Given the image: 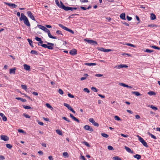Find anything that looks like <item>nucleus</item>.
Here are the masks:
<instances>
[{
    "mask_svg": "<svg viewBox=\"0 0 160 160\" xmlns=\"http://www.w3.org/2000/svg\"><path fill=\"white\" fill-rule=\"evenodd\" d=\"M21 21H23L24 23L27 26L29 27L30 26L28 18L23 13L21 14V17L20 18Z\"/></svg>",
    "mask_w": 160,
    "mask_h": 160,
    "instance_id": "1",
    "label": "nucleus"
},
{
    "mask_svg": "<svg viewBox=\"0 0 160 160\" xmlns=\"http://www.w3.org/2000/svg\"><path fill=\"white\" fill-rule=\"evenodd\" d=\"M137 137H138V140L139 141L141 142L143 145L146 147H148V146L147 145V142L145 141V140L143 139V138L140 137L139 135H137Z\"/></svg>",
    "mask_w": 160,
    "mask_h": 160,
    "instance_id": "2",
    "label": "nucleus"
},
{
    "mask_svg": "<svg viewBox=\"0 0 160 160\" xmlns=\"http://www.w3.org/2000/svg\"><path fill=\"white\" fill-rule=\"evenodd\" d=\"M58 25L59 27H61L63 29L68 31L69 32H70L72 34H74V32L72 30L69 29V28H68L66 27H65L62 24H58Z\"/></svg>",
    "mask_w": 160,
    "mask_h": 160,
    "instance_id": "3",
    "label": "nucleus"
},
{
    "mask_svg": "<svg viewBox=\"0 0 160 160\" xmlns=\"http://www.w3.org/2000/svg\"><path fill=\"white\" fill-rule=\"evenodd\" d=\"M84 40L87 42L88 43L92 45H95L98 44L97 42L96 41L94 40L86 39H85Z\"/></svg>",
    "mask_w": 160,
    "mask_h": 160,
    "instance_id": "4",
    "label": "nucleus"
},
{
    "mask_svg": "<svg viewBox=\"0 0 160 160\" xmlns=\"http://www.w3.org/2000/svg\"><path fill=\"white\" fill-rule=\"evenodd\" d=\"M64 105L69 110L72 111L73 113H75L74 110L68 104L64 103Z\"/></svg>",
    "mask_w": 160,
    "mask_h": 160,
    "instance_id": "5",
    "label": "nucleus"
},
{
    "mask_svg": "<svg viewBox=\"0 0 160 160\" xmlns=\"http://www.w3.org/2000/svg\"><path fill=\"white\" fill-rule=\"evenodd\" d=\"M27 14L28 16L32 20H33L34 21H35V19L32 15V13L30 11H28L27 12Z\"/></svg>",
    "mask_w": 160,
    "mask_h": 160,
    "instance_id": "6",
    "label": "nucleus"
},
{
    "mask_svg": "<svg viewBox=\"0 0 160 160\" xmlns=\"http://www.w3.org/2000/svg\"><path fill=\"white\" fill-rule=\"evenodd\" d=\"M55 2L56 4L59 8L62 9V6L64 5L61 1H60V4H59L58 0H55Z\"/></svg>",
    "mask_w": 160,
    "mask_h": 160,
    "instance_id": "7",
    "label": "nucleus"
},
{
    "mask_svg": "<svg viewBox=\"0 0 160 160\" xmlns=\"http://www.w3.org/2000/svg\"><path fill=\"white\" fill-rule=\"evenodd\" d=\"M97 49L100 51H103L104 52H108L112 51L111 49H106L103 48H98Z\"/></svg>",
    "mask_w": 160,
    "mask_h": 160,
    "instance_id": "8",
    "label": "nucleus"
},
{
    "mask_svg": "<svg viewBox=\"0 0 160 160\" xmlns=\"http://www.w3.org/2000/svg\"><path fill=\"white\" fill-rule=\"evenodd\" d=\"M84 128L86 130H88L91 132H93V130L92 128L88 125H86L84 127Z\"/></svg>",
    "mask_w": 160,
    "mask_h": 160,
    "instance_id": "9",
    "label": "nucleus"
},
{
    "mask_svg": "<svg viewBox=\"0 0 160 160\" xmlns=\"http://www.w3.org/2000/svg\"><path fill=\"white\" fill-rule=\"evenodd\" d=\"M62 7V9H64L65 11H68V10H71L73 11V8L72 7H66L64 5H63Z\"/></svg>",
    "mask_w": 160,
    "mask_h": 160,
    "instance_id": "10",
    "label": "nucleus"
},
{
    "mask_svg": "<svg viewBox=\"0 0 160 160\" xmlns=\"http://www.w3.org/2000/svg\"><path fill=\"white\" fill-rule=\"evenodd\" d=\"M1 138L2 140L6 141L9 140V138L6 135H1Z\"/></svg>",
    "mask_w": 160,
    "mask_h": 160,
    "instance_id": "11",
    "label": "nucleus"
},
{
    "mask_svg": "<svg viewBox=\"0 0 160 160\" xmlns=\"http://www.w3.org/2000/svg\"><path fill=\"white\" fill-rule=\"evenodd\" d=\"M77 51L76 49H73L70 50L69 52L70 54L72 55H75L77 54Z\"/></svg>",
    "mask_w": 160,
    "mask_h": 160,
    "instance_id": "12",
    "label": "nucleus"
},
{
    "mask_svg": "<svg viewBox=\"0 0 160 160\" xmlns=\"http://www.w3.org/2000/svg\"><path fill=\"white\" fill-rule=\"evenodd\" d=\"M47 43V44L48 45H50V46H48L47 48L49 49H53V46L54 45V44L53 43H51L50 42H46Z\"/></svg>",
    "mask_w": 160,
    "mask_h": 160,
    "instance_id": "13",
    "label": "nucleus"
},
{
    "mask_svg": "<svg viewBox=\"0 0 160 160\" xmlns=\"http://www.w3.org/2000/svg\"><path fill=\"white\" fill-rule=\"evenodd\" d=\"M70 116L71 118L77 122L78 123H79L80 121L77 118L75 117L72 114L70 113Z\"/></svg>",
    "mask_w": 160,
    "mask_h": 160,
    "instance_id": "14",
    "label": "nucleus"
},
{
    "mask_svg": "<svg viewBox=\"0 0 160 160\" xmlns=\"http://www.w3.org/2000/svg\"><path fill=\"white\" fill-rule=\"evenodd\" d=\"M5 4L6 5H8L10 7H12L13 8H16L17 5L14 3H10L8 2H5Z\"/></svg>",
    "mask_w": 160,
    "mask_h": 160,
    "instance_id": "15",
    "label": "nucleus"
},
{
    "mask_svg": "<svg viewBox=\"0 0 160 160\" xmlns=\"http://www.w3.org/2000/svg\"><path fill=\"white\" fill-rule=\"evenodd\" d=\"M0 116L2 117V119L4 121H6L7 120V117L2 113H0Z\"/></svg>",
    "mask_w": 160,
    "mask_h": 160,
    "instance_id": "16",
    "label": "nucleus"
},
{
    "mask_svg": "<svg viewBox=\"0 0 160 160\" xmlns=\"http://www.w3.org/2000/svg\"><path fill=\"white\" fill-rule=\"evenodd\" d=\"M24 68L27 70L29 71L30 70V66L27 64H25L23 65Z\"/></svg>",
    "mask_w": 160,
    "mask_h": 160,
    "instance_id": "17",
    "label": "nucleus"
},
{
    "mask_svg": "<svg viewBox=\"0 0 160 160\" xmlns=\"http://www.w3.org/2000/svg\"><path fill=\"white\" fill-rule=\"evenodd\" d=\"M125 149L127 150V152L131 153H133V152L132 151L131 149L127 146L125 147Z\"/></svg>",
    "mask_w": 160,
    "mask_h": 160,
    "instance_id": "18",
    "label": "nucleus"
},
{
    "mask_svg": "<svg viewBox=\"0 0 160 160\" xmlns=\"http://www.w3.org/2000/svg\"><path fill=\"white\" fill-rule=\"evenodd\" d=\"M120 18L123 20H125V13H122L120 15Z\"/></svg>",
    "mask_w": 160,
    "mask_h": 160,
    "instance_id": "19",
    "label": "nucleus"
},
{
    "mask_svg": "<svg viewBox=\"0 0 160 160\" xmlns=\"http://www.w3.org/2000/svg\"><path fill=\"white\" fill-rule=\"evenodd\" d=\"M15 70L16 68H14L13 69H10L9 72L10 74L13 73V74H15Z\"/></svg>",
    "mask_w": 160,
    "mask_h": 160,
    "instance_id": "20",
    "label": "nucleus"
},
{
    "mask_svg": "<svg viewBox=\"0 0 160 160\" xmlns=\"http://www.w3.org/2000/svg\"><path fill=\"white\" fill-rule=\"evenodd\" d=\"M150 18L152 20H153L156 19V16L154 14L152 13L151 14Z\"/></svg>",
    "mask_w": 160,
    "mask_h": 160,
    "instance_id": "21",
    "label": "nucleus"
},
{
    "mask_svg": "<svg viewBox=\"0 0 160 160\" xmlns=\"http://www.w3.org/2000/svg\"><path fill=\"white\" fill-rule=\"evenodd\" d=\"M132 92V94H134L136 96H139L141 95V94L138 92L133 91Z\"/></svg>",
    "mask_w": 160,
    "mask_h": 160,
    "instance_id": "22",
    "label": "nucleus"
},
{
    "mask_svg": "<svg viewBox=\"0 0 160 160\" xmlns=\"http://www.w3.org/2000/svg\"><path fill=\"white\" fill-rule=\"evenodd\" d=\"M37 26L40 29H42V30L43 31L45 30V28H46L44 26H42L41 25H38Z\"/></svg>",
    "mask_w": 160,
    "mask_h": 160,
    "instance_id": "23",
    "label": "nucleus"
},
{
    "mask_svg": "<svg viewBox=\"0 0 160 160\" xmlns=\"http://www.w3.org/2000/svg\"><path fill=\"white\" fill-rule=\"evenodd\" d=\"M48 37L50 38H52V39H56L57 38L56 37L53 36H52L51 35V34L50 33V31H49L48 32Z\"/></svg>",
    "mask_w": 160,
    "mask_h": 160,
    "instance_id": "24",
    "label": "nucleus"
},
{
    "mask_svg": "<svg viewBox=\"0 0 160 160\" xmlns=\"http://www.w3.org/2000/svg\"><path fill=\"white\" fill-rule=\"evenodd\" d=\"M48 37L50 38H52V39H56L57 38L56 37L53 36H52L51 35V34L50 33V31H49L48 32Z\"/></svg>",
    "mask_w": 160,
    "mask_h": 160,
    "instance_id": "25",
    "label": "nucleus"
},
{
    "mask_svg": "<svg viewBox=\"0 0 160 160\" xmlns=\"http://www.w3.org/2000/svg\"><path fill=\"white\" fill-rule=\"evenodd\" d=\"M48 37L50 38H52V39H56L57 38L56 37L53 36H52L51 35V34L50 33V31H49L48 32Z\"/></svg>",
    "mask_w": 160,
    "mask_h": 160,
    "instance_id": "26",
    "label": "nucleus"
},
{
    "mask_svg": "<svg viewBox=\"0 0 160 160\" xmlns=\"http://www.w3.org/2000/svg\"><path fill=\"white\" fill-rule=\"evenodd\" d=\"M85 65L89 66H93L96 65V63H85Z\"/></svg>",
    "mask_w": 160,
    "mask_h": 160,
    "instance_id": "27",
    "label": "nucleus"
},
{
    "mask_svg": "<svg viewBox=\"0 0 160 160\" xmlns=\"http://www.w3.org/2000/svg\"><path fill=\"white\" fill-rule=\"evenodd\" d=\"M84 76L85 77H82L80 78L81 80L82 81V80H85L86 79V77L88 76V74L85 73V74H84Z\"/></svg>",
    "mask_w": 160,
    "mask_h": 160,
    "instance_id": "28",
    "label": "nucleus"
},
{
    "mask_svg": "<svg viewBox=\"0 0 160 160\" xmlns=\"http://www.w3.org/2000/svg\"><path fill=\"white\" fill-rule=\"evenodd\" d=\"M133 157L134 158H137L138 159H139L141 158V156L139 154H136L134 155Z\"/></svg>",
    "mask_w": 160,
    "mask_h": 160,
    "instance_id": "29",
    "label": "nucleus"
},
{
    "mask_svg": "<svg viewBox=\"0 0 160 160\" xmlns=\"http://www.w3.org/2000/svg\"><path fill=\"white\" fill-rule=\"evenodd\" d=\"M148 94L150 95H156V93L153 91H150L148 92Z\"/></svg>",
    "mask_w": 160,
    "mask_h": 160,
    "instance_id": "30",
    "label": "nucleus"
},
{
    "mask_svg": "<svg viewBox=\"0 0 160 160\" xmlns=\"http://www.w3.org/2000/svg\"><path fill=\"white\" fill-rule=\"evenodd\" d=\"M28 42H29V44L32 47H33V45L32 44V41L30 39H27Z\"/></svg>",
    "mask_w": 160,
    "mask_h": 160,
    "instance_id": "31",
    "label": "nucleus"
},
{
    "mask_svg": "<svg viewBox=\"0 0 160 160\" xmlns=\"http://www.w3.org/2000/svg\"><path fill=\"white\" fill-rule=\"evenodd\" d=\"M152 48H153L154 49H158V50H160V48L159 47H157L156 46H150Z\"/></svg>",
    "mask_w": 160,
    "mask_h": 160,
    "instance_id": "32",
    "label": "nucleus"
},
{
    "mask_svg": "<svg viewBox=\"0 0 160 160\" xmlns=\"http://www.w3.org/2000/svg\"><path fill=\"white\" fill-rule=\"evenodd\" d=\"M31 53L33 54L36 55H38V52L37 51L34 50H32L31 51Z\"/></svg>",
    "mask_w": 160,
    "mask_h": 160,
    "instance_id": "33",
    "label": "nucleus"
},
{
    "mask_svg": "<svg viewBox=\"0 0 160 160\" xmlns=\"http://www.w3.org/2000/svg\"><path fill=\"white\" fill-rule=\"evenodd\" d=\"M62 155L63 156H64L65 158H68V154L67 152H64L62 153Z\"/></svg>",
    "mask_w": 160,
    "mask_h": 160,
    "instance_id": "34",
    "label": "nucleus"
},
{
    "mask_svg": "<svg viewBox=\"0 0 160 160\" xmlns=\"http://www.w3.org/2000/svg\"><path fill=\"white\" fill-rule=\"evenodd\" d=\"M101 135L102 137H105L106 138H108L109 136L108 135L105 133H101Z\"/></svg>",
    "mask_w": 160,
    "mask_h": 160,
    "instance_id": "35",
    "label": "nucleus"
},
{
    "mask_svg": "<svg viewBox=\"0 0 160 160\" xmlns=\"http://www.w3.org/2000/svg\"><path fill=\"white\" fill-rule=\"evenodd\" d=\"M112 159L114 160H121V158L118 156H115L113 157Z\"/></svg>",
    "mask_w": 160,
    "mask_h": 160,
    "instance_id": "36",
    "label": "nucleus"
},
{
    "mask_svg": "<svg viewBox=\"0 0 160 160\" xmlns=\"http://www.w3.org/2000/svg\"><path fill=\"white\" fill-rule=\"evenodd\" d=\"M46 106L48 108H50L51 110H52L53 109V108L48 103H46Z\"/></svg>",
    "mask_w": 160,
    "mask_h": 160,
    "instance_id": "37",
    "label": "nucleus"
},
{
    "mask_svg": "<svg viewBox=\"0 0 160 160\" xmlns=\"http://www.w3.org/2000/svg\"><path fill=\"white\" fill-rule=\"evenodd\" d=\"M56 132L59 135H62V133L61 131L59 129H57L56 130Z\"/></svg>",
    "mask_w": 160,
    "mask_h": 160,
    "instance_id": "38",
    "label": "nucleus"
},
{
    "mask_svg": "<svg viewBox=\"0 0 160 160\" xmlns=\"http://www.w3.org/2000/svg\"><path fill=\"white\" fill-rule=\"evenodd\" d=\"M62 119L65 120V121H67L68 122H70V121L68 118H67L66 117H62Z\"/></svg>",
    "mask_w": 160,
    "mask_h": 160,
    "instance_id": "39",
    "label": "nucleus"
},
{
    "mask_svg": "<svg viewBox=\"0 0 160 160\" xmlns=\"http://www.w3.org/2000/svg\"><path fill=\"white\" fill-rule=\"evenodd\" d=\"M6 147L9 149H11L12 147V145L9 144H6Z\"/></svg>",
    "mask_w": 160,
    "mask_h": 160,
    "instance_id": "40",
    "label": "nucleus"
},
{
    "mask_svg": "<svg viewBox=\"0 0 160 160\" xmlns=\"http://www.w3.org/2000/svg\"><path fill=\"white\" fill-rule=\"evenodd\" d=\"M145 51L147 52L151 53L153 52L154 50H149L147 49L145 50Z\"/></svg>",
    "mask_w": 160,
    "mask_h": 160,
    "instance_id": "41",
    "label": "nucleus"
},
{
    "mask_svg": "<svg viewBox=\"0 0 160 160\" xmlns=\"http://www.w3.org/2000/svg\"><path fill=\"white\" fill-rule=\"evenodd\" d=\"M123 44L124 45H127L128 46L132 47H135V45H134L133 44H131V43H126L125 44Z\"/></svg>",
    "mask_w": 160,
    "mask_h": 160,
    "instance_id": "42",
    "label": "nucleus"
},
{
    "mask_svg": "<svg viewBox=\"0 0 160 160\" xmlns=\"http://www.w3.org/2000/svg\"><path fill=\"white\" fill-rule=\"evenodd\" d=\"M114 119L115 120H117V121H120L121 120V119L120 118L117 116H116L114 117Z\"/></svg>",
    "mask_w": 160,
    "mask_h": 160,
    "instance_id": "43",
    "label": "nucleus"
},
{
    "mask_svg": "<svg viewBox=\"0 0 160 160\" xmlns=\"http://www.w3.org/2000/svg\"><path fill=\"white\" fill-rule=\"evenodd\" d=\"M58 92L59 93L61 94L62 95L63 93V92L62 90L61 89H59L58 90Z\"/></svg>",
    "mask_w": 160,
    "mask_h": 160,
    "instance_id": "44",
    "label": "nucleus"
},
{
    "mask_svg": "<svg viewBox=\"0 0 160 160\" xmlns=\"http://www.w3.org/2000/svg\"><path fill=\"white\" fill-rule=\"evenodd\" d=\"M82 143H83V144H84L87 146L88 147H90V145H89V144L87 142H85V141H83V142H82Z\"/></svg>",
    "mask_w": 160,
    "mask_h": 160,
    "instance_id": "45",
    "label": "nucleus"
},
{
    "mask_svg": "<svg viewBox=\"0 0 160 160\" xmlns=\"http://www.w3.org/2000/svg\"><path fill=\"white\" fill-rule=\"evenodd\" d=\"M108 148L109 150H114V149L111 146H108Z\"/></svg>",
    "mask_w": 160,
    "mask_h": 160,
    "instance_id": "46",
    "label": "nucleus"
},
{
    "mask_svg": "<svg viewBox=\"0 0 160 160\" xmlns=\"http://www.w3.org/2000/svg\"><path fill=\"white\" fill-rule=\"evenodd\" d=\"M89 121L90 122L92 123L93 124L94 122H95V121L93 119V118H90L89 119Z\"/></svg>",
    "mask_w": 160,
    "mask_h": 160,
    "instance_id": "47",
    "label": "nucleus"
},
{
    "mask_svg": "<svg viewBox=\"0 0 160 160\" xmlns=\"http://www.w3.org/2000/svg\"><path fill=\"white\" fill-rule=\"evenodd\" d=\"M23 108H24L25 109H29L31 108L29 106L23 105Z\"/></svg>",
    "mask_w": 160,
    "mask_h": 160,
    "instance_id": "48",
    "label": "nucleus"
},
{
    "mask_svg": "<svg viewBox=\"0 0 160 160\" xmlns=\"http://www.w3.org/2000/svg\"><path fill=\"white\" fill-rule=\"evenodd\" d=\"M21 86L22 88L25 90H26L27 89V87L25 85H21Z\"/></svg>",
    "mask_w": 160,
    "mask_h": 160,
    "instance_id": "49",
    "label": "nucleus"
},
{
    "mask_svg": "<svg viewBox=\"0 0 160 160\" xmlns=\"http://www.w3.org/2000/svg\"><path fill=\"white\" fill-rule=\"evenodd\" d=\"M150 107L153 109L156 110L158 109V108L155 106H154L153 105H151Z\"/></svg>",
    "mask_w": 160,
    "mask_h": 160,
    "instance_id": "50",
    "label": "nucleus"
},
{
    "mask_svg": "<svg viewBox=\"0 0 160 160\" xmlns=\"http://www.w3.org/2000/svg\"><path fill=\"white\" fill-rule=\"evenodd\" d=\"M83 91L84 92H88V93L90 92L88 88H84L83 89Z\"/></svg>",
    "mask_w": 160,
    "mask_h": 160,
    "instance_id": "51",
    "label": "nucleus"
},
{
    "mask_svg": "<svg viewBox=\"0 0 160 160\" xmlns=\"http://www.w3.org/2000/svg\"><path fill=\"white\" fill-rule=\"evenodd\" d=\"M91 89L95 92H97L98 91L97 89L95 87H92L91 88Z\"/></svg>",
    "mask_w": 160,
    "mask_h": 160,
    "instance_id": "52",
    "label": "nucleus"
},
{
    "mask_svg": "<svg viewBox=\"0 0 160 160\" xmlns=\"http://www.w3.org/2000/svg\"><path fill=\"white\" fill-rule=\"evenodd\" d=\"M23 115L26 118H30V116L28 114H26L25 113L23 114Z\"/></svg>",
    "mask_w": 160,
    "mask_h": 160,
    "instance_id": "53",
    "label": "nucleus"
},
{
    "mask_svg": "<svg viewBox=\"0 0 160 160\" xmlns=\"http://www.w3.org/2000/svg\"><path fill=\"white\" fill-rule=\"evenodd\" d=\"M18 131L19 132H22L23 133H24L25 134L26 133V132H25L23 130L19 129L18 130Z\"/></svg>",
    "mask_w": 160,
    "mask_h": 160,
    "instance_id": "54",
    "label": "nucleus"
},
{
    "mask_svg": "<svg viewBox=\"0 0 160 160\" xmlns=\"http://www.w3.org/2000/svg\"><path fill=\"white\" fill-rule=\"evenodd\" d=\"M35 39L38 41L39 42L42 40V39L41 38H39L37 37H36L35 38Z\"/></svg>",
    "mask_w": 160,
    "mask_h": 160,
    "instance_id": "55",
    "label": "nucleus"
},
{
    "mask_svg": "<svg viewBox=\"0 0 160 160\" xmlns=\"http://www.w3.org/2000/svg\"><path fill=\"white\" fill-rule=\"evenodd\" d=\"M119 84L120 85L124 87H126L127 85L125 84H124L123 83H119Z\"/></svg>",
    "mask_w": 160,
    "mask_h": 160,
    "instance_id": "56",
    "label": "nucleus"
},
{
    "mask_svg": "<svg viewBox=\"0 0 160 160\" xmlns=\"http://www.w3.org/2000/svg\"><path fill=\"white\" fill-rule=\"evenodd\" d=\"M114 68H117L118 69H120L122 68V65H120L118 66H116L114 67Z\"/></svg>",
    "mask_w": 160,
    "mask_h": 160,
    "instance_id": "57",
    "label": "nucleus"
},
{
    "mask_svg": "<svg viewBox=\"0 0 160 160\" xmlns=\"http://www.w3.org/2000/svg\"><path fill=\"white\" fill-rule=\"evenodd\" d=\"M68 96L70 97V98H74V96L71 94L70 93H68Z\"/></svg>",
    "mask_w": 160,
    "mask_h": 160,
    "instance_id": "58",
    "label": "nucleus"
},
{
    "mask_svg": "<svg viewBox=\"0 0 160 160\" xmlns=\"http://www.w3.org/2000/svg\"><path fill=\"white\" fill-rule=\"evenodd\" d=\"M56 33L58 34H61L62 35V33L61 31L60 30L57 31L56 32Z\"/></svg>",
    "mask_w": 160,
    "mask_h": 160,
    "instance_id": "59",
    "label": "nucleus"
},
{
    "mask_svg": "<svg viewBox=\"0 0 160 160\" xmlns=\"http://www.w3.org/2000/svg\"><path fill=\"white\" fill-rule=\"evenodd\" d=\"M93 124L95 126L98 127L99 126V124L95 121L94 122Z\"/></svg>",
    "mask_w": 160,
    "mask_h": 160,
    "instance_id": "60",
    "label": "nucleus"
},
{
    "mask_svg": "<svg viewBox=\"0 0 160 160\" xmlns=\"http://www.w3.org/2000/svg\"><path fill=\"white\" fill-rule=\"evenodd\" d=\"M41 46L44 48H48V45L47 44H42L41 45Z\"/></svg>",
    "mask_w": 160,
    "mask_h": 160,
    "instance_id": "61",
    "label": "nucleus"
},
{
    "mask_svg": "<svg viewBox=\"0 0 160 160\" xmlns=\"http://www.w3.org/2000/svg\"><path fill=\"white\" fill-rule=\"evenodd\" d=\"M103 76L102 74H98L95 75V76L97 77H101Z\"/></svg>",
    "mask_w": 160,
    "mask_h": 160,
    "instance_id": "62",
    "label": "nucleus"
},
{
    "mask_svg": "<svg viewBox=\"0 0 160 160\" xmlns=\"http://www.w3.org/2000/svg\"><path fill=\"white\" fill-rule=\"evenodd\" d=\"M80 2H81L83 3V2H88V0H80Z\"/></svg>",
    "mask_w": 160,
    "mask_h": 160,
    "instance_id": "63",
    "label": "nucleus"
},
{
    "mask_svg": "<svg viewBox=\"0 0 160 160\" xmlns=\"http://www.w3.org/2000/svg\"><path fill=\"white\" fill-rule=\"evenodd\" d=\"M127 18L128 20L129 21L131 20L132 19V18L131 17L128 16H127Z\"/></svg>",
    "mask_w": 160,
    "mask_h": 160,
    "instance_id": "64",
    "label": "nucleus"
}]
</instances>
